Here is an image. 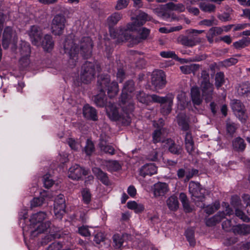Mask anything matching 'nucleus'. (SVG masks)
Listing matches in <instances>:
<instances>
[{"mask_svg": "<svg viewBox=\"0 0 250 250\" xmlns=\"http://www.w3.org/2000/svg\"><path fill=\"white\" fill-rule=\"evenodd\" d=\"M93 42L90 38L85 37L79 41L73 39L72 35L67 37L63 45L64 52L69 57L68 62L71 66L76 65L79 52L84 58L90 57Z\"/></svg>", "mask_w": 250, "mask_h": 250, "instance_id": "nucleus-1", "label": "nucleus"}, {"mask_svg": "<svg viewBox=\"0 0 250 250\" xmlns=\"http://www.w3.org/2000/svg\"><path fill=\"white\" fill-rule=\"evenodd\" d=\"M132 22L126 24L124 29L115 30L112 29L109 30L110 36L113 39H116L118 43L124 42L132 39L133 38L130 33V31H135L141 26H139L138 22L135 18H131Z\"/></svg>", "mask_w": 250, "mask_h": 250, "instance_id": "nucleus-2", "label": "nucleus"}, {"mask_svg": "<svg viewBox=\"0 0 250 250\" xmlns=\"http://www.w3.org/2000/svg\"><path fill=\"white\" fill-rule=\"evenodd\" d=\"M46 217V214L44 212H39L31 216L30 227L32 229L31 231L32 237L37 236L39 234L43 232L50 227L49 222H42Z\"/></svg>", "mask_w": 250, "mask_h": 250, "instance_id": "nucleus-3", "label": "nucleus"}, {"mask_svg": "<svg viewBox=\"0 0 250 250\" xmlns=\"http://www.w3.org/2000/svg\"><path fill=\"white\" fill-rule=\"evenodd\" d=\"M134 82L132 80L127 81L124 84L122 93L121 95L120 105L124 110L133 111L134 104L132 96L128 93H132L134 91Z\"/></svg>", "mask_w": 250, "mask_h": 250, "instance_id": "nucleus-4", "label": "nucleus"}, {"mask_svg": "<svg viewBox=\"0 0 250 250\" xmlns=\"http://www.w3.org/2000/svg\"><path fill=\"white\" fill-rule=\"evenodd\" d=\"M98 88L100 92H105L110 98H112L117 95L119 92L118 83L113 81L110 83L109 75H101L98 77Z\"/></svg>", "mask_w": 250, "mask_h": 250, "instance_id": "nucleus-5", "label": "nucleus"}, {"mask_svg": "<svg viewBox=\"0 0 250 250\" xmlns=\"http://www.w3.org/2000/svg\"><path fill=\"white\" fill-rule=\"evenodd\" d=\"M123 115H119L118 109L114 104H109L106 107V111L108 117L112 121H118L124 125H128L131 122V118L129 113L133 111H129L128 110H124Z\"/></svg>", "mask_w": 250, "mask_h": 250, "instance_id": "nucleus-6", "label": "nucleus"}, {"mask_svg": "<svg viewBox=\"0 0 250 250\" xmlns=\"http://www.w3.org/2000/svg\"><path fill=\"white\" fill-rule=\"evenodd\" d=\"M99 66L94 62H85L82 65L81 71L80 79L84 83H90L94 79L96 74V68Z\"/></svg>", "mask_w": 250, "mask_h": 250, "instance_id": "nucleus-7", "label": "nucleus"}, {"mask_svg": "<svg viewBox=\"0 0 250 250\" xmlns=\"http://www.w3.org/2000/svg\"><path fill=\"white\" fill-rule=\"evenodd\" d=\"M188 189L192 199L195 202L197 206H200L201 208H204L205 205L204 204L201 203L200 205L199 202V204L196 203V202H202L205 198L204 194L201 192L203 189L201 188L200 184L198 182L190 181L189 183Z\"/></svg>", "mask_w": 250, "mask_h": 250, "instance_id": "nucleus-8", "label": "nucleus"}, {"mask_svg": "<svg viewBox=\"0 0 250 250\" xmlns=\"http://www.w3.org/2000/svg\"><path fill=\"white\" fill-rule=\"evenodd\" d=\"M152 101L153 102L159 103L163 104L165 103H169V105L168 106L167 110H165V107H161V112L163 115H167L171 111V106L173 104V101L174 96L172 93H169L165 97H160L155 94H153L150 96Z\"/></svg>", "mask_w": 250, "mask_h": 250, "instance_id": "nucleus-9", "label": "nucleus"}, {"mask_svg": "<svg viewBox=\"0 0 250 250\" xmlns=\"http://www.w3.org/2000/svg\"><path fill=\"white\" fill-rule=\"evenodd\" d=\"M66 19L62 14L56 15L52 21L51 29L52 33L55 35H61L63 33L65 27Z\"/></svg>", "mask_w": 250, "mask_h": 250, "instance_id": "nucleus-10", "label": "nucleus"}, {"mask_svg": "<svg viewBox=\"0 0 250 250\" xmlns=\"http://www.w3.org/2000/svg\"><path fill=\"white\" fill-rule=\"evenodd\" d=\"M18 40V37L16 32L13 30L10 26H6L4 29L2 36V46L4 49H7L10 43L13 41L16 42Z\"/></svg>", "mask_w": 250, "mask_h": 250, "instance_id": "nucleus-11", "label": "nucleus"}, {"mask_svg": "<svg viewBox=\"0 0 250 250\" xmlns=\"http://www.w3.org/2000/svg\"><path fill=\"white\" fill-rule=\"evenodd\" d=\"M151 82L152 85L157 89L163 88L167 83L166 75L161 70L153 72L152 75Z\"/></svg>", "mask_w": 250, "mask_h": 250, "instance_id": "nucleus-12", "label": "nucleus"}, {"mask_svg": "<svg viewBox=\"0 0 250 250\" xmlns=\"http://www.w3.org/2000/svg\"><path fill=\"white\" fill-rule=\"evenodd\" d=\"M27 33L32 43L37 46H40L42 35L41 29L37 25H32Z\"/></svg>", "mask_w": 250, "mask_h": 250, "instance_id": "nucleus-13", "label": "nucleus"}, {"mask_svg": "<svg viewBox=\"0 0 250 250\" xmlns=\"http://www.w3.org/2000/svg\"><path fill=\"white\" fill-rule=\"evenodd\" d=\"M202 96L206 102H209L213 98V85L210 82H201L200 85Z\"/></svg>", "mask_w": 250, "mask_h": 250, "instance_id": "nucleus-14", "label": "nucleus"}, {"mask_svg": "<svg viewBox=\"0 0 250 250\" xmlns=\"http://www.w3.org/2000/svg\"><path fill=\"white\" fill-rule=\"evenodd\" d=\"M198 174V170L197 169L192 168H183L179 169L177 171V175L178 179H182L185 178L184 182H188L194 176Z\"/></svg>", "mask_w": 250, "mask_h": 250, "instance_id": "nucleus-15", "label": "nucleus"}, {"mask_svg": "<svg viewBox=\"0 0 250 250\" xmlns=\"http://www.w3.org/2000/svg\"><path fill=\"white\" fill-rule=\"evenodd\" d=\"M68 177L73 180H79L82 175L87 174V171L78 165H74L70 167L68 170Z\"/></svg>", "mask_w": 250, "mask_h": 250, "instance_id": "nucleus-16", "label": "nucleus"}, {"mask_svg": "<svg viewBox=\"0 0 250 250\" xmlns=\"http://www.w3.org/2000/svg\"><path fill=\"white\" fill-rule=\"evenodd\" d=\"M157 167L153 163L146 164L139 169V173L141 176L145 177L146 176H151L157 173Z\"/></svg>", "mask_w": 250, "mask_h": 250, "instance_id": "nucleus-17", "label": "nucleus"}, {"mask_svg": "<svg viewBox=\"0 0 250 250\" xmlns=\"http://www.w3.org/2000/svg\"><path fill=\"white\" fill-rule=\"evenodd\" d=\"M168 191V185L166 183L158 182L153 186V192L156 198L164 196Z\"/></svg>", "mask_w": 250, "mask_h": 250, "instance_id": "nucleus-18", "label": "nucleus"}, {"mask_svg": "<svg viewBox=\"0 0 250 250\" xmlns=\"http://www.w3.org/2000/svg\"><path fill=\"white\" fill-rule=\"evenodd\" d=\"M177 41L180 44L188 47H193L200 42L199 39L190 35H181Z\"/></svg>", "mask_w": 250, "mask_h": 250, "instance_id": "nucleus-19", "label": "nucleus"}, {"mask_svg": "<svg viewBox=\"0 0 250 250\" xmlns=\"http://www.w3.org/2000/svg\"><path fill=\"white\" fill-rule=\"evenodd\" d=\"M232 108L242 122L246 120L247 116L245 112L244 106L239 101L237 100L232 104Z\"/></svg>", "mask_w": 250, "mask_h": 250, "instance_id": "nucleus-20", "label": "nucleus"}, {"mask_svg": "<svg viewBox=\"0 0 250 250\" xmlns=\"http://www.w3.org/2000/svg\"><path fill=\"white\" fill-rule=\"evenodd\" d=\"M163 144L164 146L167 148L169 152L173 154L179 155L182 150V147L176 145L174 142L170 139L163 141Z\"/></svg>", "mask_w": 250, "mask_h": 250, "instance_id": "nucleus-21", "label": "nucleus"}, {"mask_svg": "<svg viewBox=\"0 0 250 250\" xmlns=\"http://www.w3.org/2000/svg\"><path fill=\"white\" fill-rule=\"evenodd\" d=\"M83 114L84 117L92 121H97L98 120L96 109L89 105H85L83 106Z\"/></svg>", "mask_w": 250, "mask_h": 250, "instance_id": "nucleus-22", "label": "nucleus"}, {"mask_svg": "<svg viewBox=\"0 0 250 250\" xmlns=\"http://www.w3.org/2000/svg\"><path fill=\"white\" fill-rule=\"evenodd\" d=\"M123 14L118 12H115L111 14L106 19V22L110 30L112 29V27L116 25L118 22L122 19Z\"/></svg>", "mask_w": 250, "mask_h": 250, "instance_id": "nucleus-23", "label": "nucleus"}, {"mask_svg": "<svg viewBox=\"0 0 250 250\" xmlns=\"http://www.w3.org/2000/svg\"><path fill=\"white\" fill-rule=\"evenodd\" d=\"M93 173L101 182L105 185H108L110 181L106 173L103 172L101 169L94 167L92 169Z\"/></svg>", "mask_w": 250, "mask_h": 250, "instance_id": "nucleus-24", "label": "nucleus"}, {"mask_svg": "<svg viewBox=\"0 0 250 250\" xmlns=\"http://www.w3.org/2000/svg\"><path fill=\"white\" fill-rule=\"evenodd\" d=\"M225 214L223 211H219L216 215L206 220V224L207 226L208 227L215 226L225 218Z\"/></svg>", "mask_w": 250, "mask_h": 250, "instance_id": "nucleus-25", "label": "nucleus"}, {"mask_svg": "<svg viewBox=\"0 0 250 250\" xmlns=\"http://www.w3.org/2000/svg\"><path fill=\"white\" fill-rule=\"evenodd\" d=\"M190 95L192 101L194 104L198 105L201 104L202 99L201 97L198 87L197 86L192 87L190 91Z\"/></svg>", "mask_w": 250, "mask_h": 250, "instance_id": "nucleus-26", "label": "nucleus"}, {"mask_svg": "<svg viewBox=\"0 0 250 250\" xmlns=\"http://www.w3.org/2000/svg\"><path fill=\"white\" fill-rule=\"evenodd\" d=\"M42 45L44 50L49 51L52 49L54 46V42L52 38L50 35H46L42 42H41L40 45Z\"/></svg>", "mask_w": 250, "mask_h": 250, "instance_id": "nucleus-27", "label": "nucleus"}, {"mask_svg": "<svg viewBox=\"0 0 250 250\" xmlns=\"http://www.w3.org/2000/svg\"><path fill=\"white\" fill-rule=\"evenodd\" d=\"M104 166L109 171H116L121 168V165L116 160L106 161L104 163Z\"/></svg>", "mask_w": 250, "mask_h": 250, "instance_id": "nucleus-28", "label": "nucleus"}, {"mask_svg": "<svg viewBox=\"0 0 250 250\" xmlns=\"http://www.w3.org/2000/svg\"><path fill=\"white\" fill-rule=\"evenodd\" d=\"M20 53L21 56H25V62H27V57L30 56L31 49L28 43L22 42L19 48Z\"/></svg>", "mask_w": 250, "mask_h": 250, "instance_id": "nucleus-29", "label": "nucleus"}, {"mask_svg": "<svg viewBox=\"0 0 250 250\" xmlns=\"http://www.w3.org/2000/svg\"><path fill=\"white\" fill-rule=\"evenodd\" d=\"M150 33V30L146 28H142L140 31V37H136L135 38H132L131 42L133 44H137L140 42L142 40L146 39Z\"/></svg>", "mask_w": 250, "mask_h": 250, "instance_id": "nucleus-30", "label": "nucleus"}, {"mask_svg": "<svg viewBox=\"0 0 250 250\" xmlns=\"http://www.w3.org/2000/svg\"><path fill=\"white\" fill-rule=\"evenodd\" d=\"M168 208L171 211H175L179 208V201L177 197L175 195L170 196L166 201Z\"/></svg>", "mask_w": 250, "mask_h": 250, "instance_id": "nucleus-31", "label": "nucleus"}, {"mask_svg": "<svg viewBox=\"0 0 250 250\" xmlns=\"http://www.w3.org/2000/svg\"><path fill=\"white\" fill-rule=\"evenodd\" d=\"M99 147L101 151L105 153H108L110 155H113L115 153V149L110 145L106 144V142L103 139H100V142L99 144Z\"/></svg>", "mask_w": 250, "mask_h": 250, "instance_id": "nucleus-32", "label": "nucleus"}, {"mask_svg": "<svg viewBox=\"0 0 250 250\" xmlns=\"http://www.w3.org/2000/svg\"><path fill=\"white\" fill-rule=\"evenodd\" d=\"M128 208L133 210L136 213H141L145 209L144 206L142 204H138L135 201H130L127 203Z\"/></svg>", "mask_w": 250, "mask_h": 250, "instance_id": "nucleus-33", "label": "nucleus"}, {"mask_svg": "<svg viewBox=\"0 0 250 250\" xmlns=\"http://www.w3.org/2000/svg\"><path fill=\"white\" fill-rule=\"evenodd\" d=\"M199 67L200 65L199 64H191L190 65L181 66L180 69L184 74H190L191 73H194L199 69Z\"/></svg>", "mask_w": 250, "mask_h": 250, "instance_id": "nucleus-34", "label": "nucleus"}, {"mask_svg": "<svg viewBox=\"0 0 250 250\" xmlns=\"http://www.w3.org/2000/svg\"><path fill=\"white\" fill-rule=\"evenodd\" d=\"M135 19L137 21L139 26H141L143 25L146 21L151 20L150 16L142 11H141Z\"/></svg>", "mask_w": 250, "mask_h": 250, "instance_id": "nucleus-35", "label": "nucleus"}, {"mask_svg": "<svg viewBox=\"0 0 250 250\" xmlns=\"http://www.w3.org/2000/svg\"><path fill=\"white\" fill-rule=\"evenodd\" d=\"M166 6L169 10L180 13L184 12L186 9L185 5L182 3L175 4L173 2H170L167 3Z\"/></svg>", "mask_w": 250, "mask_h": 250, "instance_id": "nucleus-36", "label": "nucleus"}, {"mask_svg": "<svg viewBox=\"0 0 250 250\" xmlns=\"http://www.w3.org/2000/svg\"><path fill=\"white\" fill-rule=\"evenodd\" d=\"M177 122L179 125L181 126L182 130L187 131L188 129L189 125L185 114H179L177 116Z\"/></svg>", "mask_w": 250, "mask_h": 250, "instance_id": "nucleus-37", "label": "nucleus"}, {"mask_svg": "<svg viewBox=\"0 0 250 250\" xmlns=\"http://www.w3.org/2000/svg\"><path fill=\"white\" fill-rule=\"evenodd\" d=\"M250 44V38H244L233 43V46L237 49H240Z\"/></svg>", "mask_w": 250, "mask_h": 250, "instance_id": "nucleus-38", "label": "nucleus"}, {"mask_svg": "<svg viewBox=\"0 0 250 250\" xmlns=\"http://www.w3.org/2000/svg\"><path fill=\"white\" fill-rule=\"evenodd\" d=\"M233 146L237 151H243L246 147V144L241 137H237L233 141Z\"/></svg>", "mask_w": 250, "mask_h": 250, "instance_id": "nucleus-39", "label": "nucleus"}, {"mask_svg": "<svg viewBox=\"0 0 250 250\" xmlns=\"http://www.w3.org/2000/svg\"><path fill=\"white\" fill-rule=\"evenodd\" d=\"M94 101L97 106L100 107L104 106L106 103L105 92H101L99 94L96 96Z\"/></svg>", "mask_w": 250, "mask_h": 250, "instance_id": "nucleus-40", "label": "nucleus"}, {"mask_svg": "<svg viewBox=\"0 0 250 250\" xmlns=\"http://www.w3.org/2000/svg\"><path fill=\"white\" fill-rule=\"evenodd\" d=\"M83 202L86 205L89 204L91 201V194L88 188H85L81 191Z\"/></svg>", "mask_w": 250, "mask_h": 250, "instance_id": "nucleus-41", "label": "nucleus"}, {"mask_svg": "<svg viewBox=\"0 0 250 250\" xmlns=\"http://www.w3.org/2000/svg\"><path fill=\"white\" fill-rule=\"evenodd\" d=\"M185 235L190 246L194 247L196 244L195 240L194 239V230L192 229H187L185 232Z\"/></svg>", "mask_w": 250, "mask_h": 250, "instance_id": "nucleus-42", "label": "nucleus"}, {"mask_svg": "<svg viewBox=\"0 0 250 250\" xmlns=\"http://www.w3.org/2000/svg\"><path fill=\"white\" fill-rule=\"evenodd\" d=\"M199 7L203 11L208 13L214 12L216 9L215 5L206 2H201L199 4Z\"/></svg>", "mask_w": 250, "mask_h": 250, "instance_id": "nucleus-43", "label": "nucleus"}, {"mask_svg": "<svg viewBox=\"0 0 250 250\" xmlns=\"http://www.w3.org/2000/svg\"><path fill=\"white\" fill-rule=\"evenodd\" d=\"M225 83V76L223 72H217L215 77V85L217 88H219Z\"/></svg>", "mask_w": 250, "mask_h": 250, "instance_id": "nucleus-44", "label": "nucleus"}, {"mask_svg": "<svg viewBox=\"0 0 250 250\" xmlns=\"http://www.w3.org/2000/svg\"><path fill=\"white\" fill-rule=\"evenodd\" d=\"M163 128L159 127L154 130L152 134L153 142L156 144L161 141L163 137Z\"/></svg>", "mask_w": 250, "mask_h": 250, "instance_id": "nucleus-45", "label": "nucleus"}, {"mask_svg": "<svg viewBox=\"0 0 250 250\" xmlns=\"http://www.w3.org/2000/svg\"><path fill=\"white\" fill-rule=\"evenodd\" d=\"M220 205L218 201H215L213 204L207 206L205 209L206 213L208 215L213 213L220 208Z\"/></svg>", "mask_w": 250, "mask_h": 250, "instance_id": "nucleus-46", "label": "nucleus"}, {"mask_svg": "<svg viewBox=\"0 0 250 250\" xmlns=\"http://www.w3.org/2000/svg\"><path fill=\"white\" fill-rule=\"evenodd\" d=\"M238 92L240 94L244 95L250 92V83L246 82L240 84L238 88Z\"/></svg>", "mask_w": 250, "mask_h": 250, "instance_id": "nucleus-47", "label": "nucleus"}, {"mask_svg": "<svg viewBox=\"0 0 250 250\" xmlns=\"http://www.w3.org/2000/svg\"><path fill=\"white\" fill-rule=\"evenodd\" d=\"M66 206L56 205L54 207V211L55 216L61 219L62 215L65 212Z\"/></svg>", "mask_w": 250, "mask_h": 250, "instance_id": "nucleus-48", "label": "nucleus"}, {"mask_svg": "<svg viewBox=\"0 0 250 250\" xmlns=\"http://www.w3.org/2000/svg\"><path fill=\"white\" fill-rule=\"evenodd\" d=\"M113 242L116 249H120L123 246L124 238L123 235L119 234H114L113 236Z\"/></svg>", "mask_w": 250, "mask_h": 250, "instance_id": "nucleus-49", "label": "nucleus"}, {"mask_svg": "<svg viewBox=\"0 0 250 250\" xmlns=\"http://www.w3.org/2000/svg\"><path fill=\"white\" fill-rule=\"evenodd\" d=\"M44 194L42 196H41L39 197L34 198L31 201V206L32 207H36L38 206H40L43 204L44 201V198L43 196L46 195V193L45 191L43 192Z\"/></svg>", "mask_w": 250, "mask_h": 250, "instance_id": "nucleus-50", "label": "nucleus"}, {"mask_svg": "<svg viewBox=\"0 0 250 250\" xmlns=\"http://www.w3.org/2000/svg\"><path fill=\"white\" fill-rule=\"evenodd\" d=\"M129 0H117L115 9L116 10H121L125 8L129 3Z\"/></svg>", "mask_w": 250, "mask_h": 250, "instance_id": "nucleus-51", "label": "nucleus"}, {"mask_svg": "<svg viewBox=\"0 0 250 250\" xmlns=\"http://www.w3.org/2000/svg\"><path fill=\"white\" fill-rule=\"evenodd\" d=\"M223 29L219 27H211L208 31L207 34L208 36L215 37L217 35H220L222 33Z\"/></svg>", "mask_w": 250, "mask_h": 250, "instance_id": "nucleus-52", "label": "nucleus"}, {"mask_svg": "<svg viewBox=\"0 0 250 250\" xmlns=\"http://www.w3.org/2000/svg\"><path fill=\"white\" fill-rule=\"evenodd\" d=\"M44 186L46 188H50L54 184V181L51 178L50 174H46L42 178Z\"/></svg>", "mask_w": 250, "mask_h": 250, "instance_id": "nucleus-53", "label": "nucleus"}, {"mask_svg": "<svg viewBox=\"0 0 250 250\" xmlns=\"http://www.w3.org/2000/svg\"><path fill=\"white\" fill-rule=\"evenodd\" d=\"M94 146L92 141L87 140L86 142V145L84 147V151L85 153L90 155L94 150Z\"/></svg>", "mask_w": 250, "mask_h": 250, "instance_id": "nucleus-54", "label": "nucleus"}, {"mask_svg": "<svg viewBox=\"0 0 250 250\" xmlns=\"http://www.w3.org/2000/svg\"><path fill=\"white\" fill-rule=\"evenodd\" d=\"M237 62L238 59L237 58L232 57L224 60L222 62V64L225 67H229L235 64Z\"/></svg>", "mask_w": 250, "mask_h": 250, "instance_id": "nucleus-55", "label": "nucleus"}, {"mask_svg": "<svg viewBox=\"0 0 250 250\" xmlns=\"http://www.w3.org/2000/svg\"><path fill=\"white\" fill-rule=\"evenodd\" d=\"M235 215L243 220L244 222H248L250 221L249 218L244 213L243 211L239 209H235Z\"/></svg>", "mask_w": 250, "mask_h": 250, "instance_id": "nucleus-56", "label": "nucleus"}, {"mask_svg": "<svg viewBox=\"0 0 250 250\" xmlns=\"http://www.w3.org/2000/svg\"><path fill=\"white\" fill-rule=\"evenodd\" d=\"M161 57L164 58H173L176 59L177 56L176 55L174 51H162L160 53Z\"/></svg>", "mask_w": 250, "mask_h": 250, "instance_id": "nucleus-57", "label": "nucleus"}, {"mask_svg": "<svg viewBox=\"0 0 250 250\" xmlns=\"http://www.w3.org/2000/svg\"><path fill=\"white\" fill-rule=\"evenodd\" d=\"M137 100L142 103H146L147 101L148 96L144 92L139 91L136 94Z\"/></svg>", "mask_w": 250, "mask_h": 250, "instance_id": "nucleus-58", "label": "nucleus"}, {"mask_svg": "<svg viewBox=\"0 0 250 250\" xmlns=\"http://www.w3.org/2000/svg\"><path fill=\"white\" fill-rule=\"evenodd\" d=\"M226 128L228 133L232 135L235 132L237 127L234 123L230 122H227L226 124Z\"/></svg>", "mask_w": 250, "mask_h": 250, "instance_id": "nucleus-59", "label": "nucleus"}, {"mask_svg": "<svg viewBox=\"0 0 250 250\" xmlns=\"http://www.w3.org/2000/svg\"><path fill=\"white\" fill-rule=\"evenodd\" d=\"M117 79L122 83L125 78V70L123 68H118L116 74Z\"/></svg>", "mask_w": 250, "mask_h": 250, "instance_id": "nucleus-60", "label": "nucleus"}, {"mask_svg": "<svg viewBox=\"0 0 250 250\" xmlns=\"http://www.w3.org/2000/svg\"><path fill=\"white\" fill-rule=\"evenodd\" d=\"M67 143L72 149L76 151L78 150L80 146V144L76 142L72 138H69L67 140Z\"/></svg>", "mask_w": 250, "mask_h": 250, "instance_id": "nucleus-61", "label": "nucleus"}, {"mask_svg": "<svg viewBox=\"0 0 250 250\" xmlns=\"http://www.w3.org/2000/svg\"><path fill=\"white\" fill-rule=\"evenodd\" d=\"M61 205V206H66L65 199L63 195L59 194L55 199L54 205Z\"/></svg>", "mask_w": 250, "mask_h": 250, "instance_id": "nucleus-62", "label": "nucleus"}, {"mask_svg": "<svg viewBox=\"0 0 250 250\" xmlns=\"http://www.w3.org/2000/svg\"><path fill=\"white\" fill-rule=\"evenodd\" d=\"M164 5H159L157 7L153 9V11L155 13L157 16L159 17L163 16L164 13L165 11V6Z\"/></svg>", "mask_w": 250, "mask_h": 250, "instance_id": "nucleus-63", "label": "nucleus"}, {"mask_svg": "<svg viewBox=\"0 0 250 250\" xmlns=\"http://www.w3.org/2000/svg\"><path fill=\"white\" fill-rule=\"evenodd\" d=\"M185 146L186 149L189 154L192 155L195 149L194 142L186 143Z\"/></svg>", "mask_w": 250, "mask_h": 250, "instance_id": "nucleus-64", "label": "nucleus"}]
</instances>
